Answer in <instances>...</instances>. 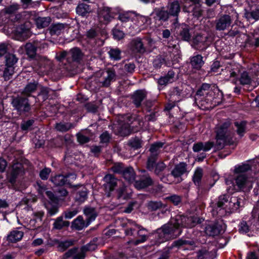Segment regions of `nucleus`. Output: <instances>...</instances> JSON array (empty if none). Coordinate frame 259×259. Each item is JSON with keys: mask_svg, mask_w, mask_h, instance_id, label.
<instances>
[{"mask_svg": "<svg viewBox=\"0 0 259 259\" xmlns=\"http://www.w3.org/2000/svg\"><path fill=\"white\" fill-rule=\"evenodd\" d=\"M253 80V78L251 77L246 71H243L241 73L239 78V81L241 84H250Z\"/></svg>", "mask_w": 259, "mask_h": 259, "instance_id": "31", "label": "nucleus"}, {"mask_svg": "<svg viewBox=\"0 0 259 259\" xmlns=\"http://www.w3.org/2000/svg\"><path fill=\"white\" fill-rule=\"evenodd\" d=\"M252 162L242 163L235 166L233 175L226 179L227 185H232L236 190H249L252 187V179L247 176L246 172L251 169Z\"/></svg>", "mask_w": 259, "mask_h": 259, "instance_id": "3", "label": "nucleus"}, {"mask_svg": "<svg viewBox=\"0 0 259 259\" xmlns=\"http://www.w3.org/2000/svg\"><path fill=\"white\" fill-rule=\"evenodd\" d=\"M54 228L56 229H61L64 227H68L69 225V222L67 221H63V217H58L55 221Z\"/></svg>", "mask_w": 259, "mask_h": 259, "instance_id": "41", "label": "nucleus"}, {"mask_svg": "<svg viewBox=\"0 0 259 259\" xmlns=\"http://www.w3.org/2000/svg\"><path fill=\"white\" fill-rule=\"evenodd\" d=\"M226 227L222 222L211 223L207 225L205 227V233L209 236H217L225 230Z\"/></svg>", "mask_w": 259, "mask_h": 259, "instance_id": "8", "label": "nucleus"}, {"mask_svg": "<svg viewBox=\"0 0 259 259\" xmlns=\"http://www.w3.org/2000/svg\"><path fill=\"white\" fill-rule=\"evenodd\" d=\"M52 182L56 186H63L66 185L67 179L65 176L58 175L51 178Z\"/></svg>", "mask_w": 259, "mask_h": 259, "instance_id": "30", "label": "nucleus"}, {"mask_svg": "<svg viewBox=\"0 0 259 259\" xmlns=\"http://www.w3.org/2000/svg\"><path fill=\"white\" fill-rule=\"evenodd\" d=\"M51 171L49 168H45L39 172V176L42 180H47Z\"/></svg>", "mask_w": 259, "mask_h": 259, "instance_id": "60", "label": "nucleus"}, {"mask_svg": "<svg viewBox=\"0 0 259 259\" xmlns=\"http://www.w3.org/2000/svg\"><path fill=\"white\" fill-rule=\"evenodd\" d=\"M70 54L74 61H78L81 59L82 56L80 50L76 48L71 49Z\"/></svg>", "mask_w": 259, "mask_h": 259, "instance_id": "48", "label": "nucleus"}, {"mask_svg": "<svg viewBox=\"0 0 259 259\" xmlns=\"http://www.w3.org/2000/svg\"><path fill=\"white\" fill-rule=\"evenodd\" d=\"M207 83H203L197 91L195 100L199 102H205L211 108L219 105L222 101L223 93L217 88Z\"/></svg>", "mask_w": 259, "mask_h": 259, "instance_id": "4", "label": "nucleus"}, {"mask_svg": "<svg viewBox=\"0 0 259 259\" xmlns=\"http://www.w3.org/2000/svg\"><path fill=\"white\" fill-rule=\"evenodd\" d=\"M83 212L87 217V221L90 224L91 222L94 221L97 216V212L93 207H85L84 208Z\"/></svg>", "mask_w": 259, "mask_h": 259, "instance_id": "25", "label": "nucleus"}, {"mask_svg": "<svg viewBox=\"0 0 259 259\" xmlns=\"http://www.w3.org/2000/svg\"><path fill=\"white\" fill-rule=\"evenodd\" d=\"M24 235L23 232L19 230L11 231L7 236V240L10 242H16L20 241Z\"/></svg>", "mask_w": 259, "mask_h": 259, "instance_id": "19", "label": "nucleus"}, {"mask_svg": "<svg viewBox=\"0 0 259 259\" xmlns=\"http://www.w3.org/2000/svg\"><path fill=\"white\" fill-rule=\"evenodd\" d=\"M138 228H140V225L132 221H128L126 224V228L124 230V233L126 236H133L134 232L136 230H138Z\"/></svg>", "mask_w": 259, "mask_h": 259, "instance_id": "26", "label": "nucleus"}, {"mask_svg": "<svg viewBox=\"0 0 259 259\" xmlns=\"http://www.w3.org/2000/svg\"><path fill=\"white\" fill-rule=\"evenodd\" d=\"M235 67L230 64L226 67L225 69H222L220 74L225 80H231L232 82L236 83L239 70L237 67Z\"/></svg>", "mask_w": 259, "mask_h": 259, "instance_id": "5", "label": "nucleus"}, {"mask_svg": "<svg viewBox=\"0 0 259 259\" xmlns=\"http://www.w3.org/2000/svg\"><path fill=\"white\" fill-rule=\"evenodd\" d=\"M50 17H39L36 19V24L38 28H43L47 27L50 23Z\"/></svg>", "mask_w": 259, "mask_h": 259, "instance_id": "36", "label": "nucleus"}, {"mask_svg": "<svg viewBox=\"0 0 259 259\" xmlns=\"http://www.w3.org/2000/svg\"><path fill=\"white\" fill-rule=\"evenodd\" d=\"M163 145V143L162 142H156L152 144L150 149L151 155L156 157L158 154L160 149L162 147Z\"/></svg>", "mask_w": 259, "mask_h": 259, "instance_id": "46", "label": "nucleus"}, {"mask_svg": "<svg viewBox=\"0 0 259 259\" xmlns=\"http://www.w3.org/2000/svg\"><path fill=\"white\" fill-rule=\"evenodd\" d=\"M122 175L123 178L130 183L134 182L135 179L134 170L131 167L125 168Z\"/></svg>", "mask_w": 259, "mask_h": 259, "instance_id": "29", "label": "nucleus"}, {"mask_svg": "<svg viewBox=\"0 0 259 259\" xmlns=\"http://www.w3.org/2000/svg\"><path fill=\"white\" fill-rule=\"evenodd\" d=\"M76 10L78 14L83 16L91 12L89 6L83 3L78 5Z\"/></svg>", "mask_w": 259, "mask_h": 259, "instance_id": "34", "label": "nucleus"}, {"mask_svg": "<svg viewBox=\"0 0 259 259\" xmlns=\"http://www.w3.org/2000/svg\"><path fill=\"white\" fill-rule=\"evenodd\" d=\"M87 191L86 188L82 187L80 191H78L75 196V200L80 203L84 202L87 199Z\"/></svg>", "mask_w": 259, "mask_h": 259, "instance_id": "40", "label": "nucleus"}, {"mask_svg": "<svg viewBox=\"0 0 259 259\" xmlns=\"http://www.w3.org/2000/svg\"><path fill=\"white\" fill-rule=\"evenodd\" d=\"M17 62V59L13 54H8L6 56V67H14V65Z\"/></svg>", "mask_w": 259, "mask_h": 259, "instance_id": "47", "label": "nucleus"}, {"mask_svg": "<svg viewBox=\"0 0 259 259\" xmlns=\"http://www.w3.org/2000/svg\"><path fill=\"white\" fill-rule=\"evenodd\" d=\"M187 165L184 162H182L175 166L173 170L171 172V175L175 178H179L186 171Z\"/></svg>", "mask_w": 259, "mask_h": 259, "instance_id": "15", "label": "nucleus"}, {"mask_svg": "<svg viewBox=\"0 0 259 259\" xmlns=\"http://www.w3.org/2000/svg\"><path fill=\"white\" fill-rule=\"evenodd\" d=\"M156 160V157L153 155H151L147 161V167L149 170H153L154 169Z\"/></svg>", "mask_w": 259, "mask_h": 259, "instance_id": "53", "label": "nucleus"}, {"mask_svg": "<svg viewBox=\"0 0 259 259\" xmlns=\"http://www.w3.org/2000/svg\"><path fill=\"white\" fill-rule=\"evenodd\" d=\"M180 5L178 2L171 3L169 6V13L173 16H177L180 12Z\"/></svg>", "mask_w": 259, "mask_h": 259, "instance_id": "42", "label": "nucleus"}, {"mask_svg": "<svg viewBox=\"0 0 259 259\" xmlns=\"http://www.w3.org/2000/svg\"><path fill=\"white\" fill-rule=\"evenodd\" d=\"M72 124L70 123L60 122L56 125V128L57 131L65 132L72 127Z\"/></svg>", "mask_w": 259, "mask_h": 259, "instance_id": "45", "label": "nucleus"}, {"mask_svg": "<svg viewBox=\"0 0 259 259\" xmlns=\"http://www.w3.org/2000/svg\"><path fill=\"white\" fill-rule=\"evenodd\" d=\"M203 176V170L201 168L198 167L195 170L193 181L194 184L199 186L200 185L201 181Z\"/></svg>", "mask_w": 259, "mask_h": 259, "instance_id": "35", "label": "nucleus"}, {"mask_svg": "<svg viewBox=\"0 0 259 259\" xmlns=\"http://www.w3.org/2000/svg\"><path fill=\"white\" fill-rule=\"evenodd\" d=\"M146 97V92L145 90L137 91L133 96V102L137 107H139Z\"/></svg>", "mask_w": 259, "mask_h": 259, "instance_id": "22", "label": "nucleus"}, {"mask_svg": "<svg viewBox=\"0 0 259 259\" xmlns=\"http://www.w3.org/2000/svg\"><path fill=\"white\" fill-rule=\"evenodd\" d=\"M191 64L194 68L200 69L204 64L203 57L200 55L193 56L191 59Z\"/></svg>", "mask_w": 259, "mask_h": 259, "instance_id": "28", "label": "nucleus"}, {"mask_svg": "<svg viewBox=\"0 0 259 259\" xmlns=\"http://www.w3.org/2000/svg\"><path fill=\"white\" fill-rule=\"evenodd\" d=\"M116 75L115 70L108 68L106 71L102 72L99 81L102 87H108L112 82L116 80Z\"/></svg>", "mask_w": 259, "mask_h": 259, "instance_id": "7", "label": "nucleus"}, {"mask_svg": "<svg viewBox=\"0 0 259 259\" xmlns=\"http://www.w3.org/2000/svg\"><path fill=\"white\" fill-rule=\"evenodd\" d=\"M108 54L111 59L113 60H119L121 58V51L118 48H110Z\"/></svg>", "mask_w": 259, "mask_h": 259, "instance_id": "37", "label": "nucleus"}, {"mask_svg": "<svg viewBox=\"0 0 259 259\" xmlns=\"http://www.w3.org/2000/svg\"><path fill=\"white\" fill-rule=\"evenodd\" d=\"M78 212L76 209L66 210L64 212V217L66 219H70L76 215Z\"/></svg>", "mask_w": 259, "mask_h": 259, "instance_id": "58", "label": "nucleus"}, {"mask_svg": "<svg viewBox=\"0 0 259 259\" xmlns=\"http://www.w3.org/2000/svg\"><path fill=\"white\" fill-rule=\"evenodd\" d=\"M99 18L101 22L107 23L110 22L114 17V15L108 7H104L99 12Z\"/></svg>", "mask_w": 259, "mask_h": 259, "instance_id": "13", "label": "nucleus"}, {"mask_svg": "<svg viewBox=\"0 0 259 259\" xmlns=\"http://www.w3.org/2000/svg\"><path fill=\"white\" fill-rule=\"evenodd\" d=\"M131 46L132 50L136 52L143 53L145 51L143 44L140 38L133 39L131 42Z\"/></svg>", "mask_w": 259, "mask_h": 259, "instance_id": "21", "label": "nucleus"}, {"mask_svg": "<svg viewBox=\"0 0 259 259\" xmlns=\"http://www.w3.org/2000/svg\"><path fill=\"white\" fill-rule=\"evenodd\" d=\"M125 168L123 165L120 163L115 164L112 167L111 170L114 173L122 174Z\"/></svg>", "mask_w": 259, "mask_h": 259, "instance_id": "51", "label": "nucleus"}, {"mask_svg": "<svg viewBox=\"0 0 259 259\" xmlns=\"http://www.w3.org/2000/svg\"><path fill=\"white\" fill-rule=\"evenodd\" d=\"M180 37L184 40H189L190 38V34L187 28H183L180 33Z\"/></svg>", "mask_w": 259, "mask_h": 259, "instance_id": "56", "label": "nucleus"}, {"mask_svg": "<svg viewBox=\"0 0 259 259\" xmlns=\"http://www.w3.org/2000/svg\"><path fill=\"white\" fill-rule=\"evenodd\" d=\"M77 249L76 248L69 249L64 254V257L65 258H68L72 256L74 259H76V256L77 255H78L79 257L80 256V255H79V252L77 253Z\"/></svg>", "mask_w": 259, "mask_h": 259, "instance_id": "54", "label": "nucleus"}, {"mask_svg": "<svg viewBox=\"0 0 259 259\" xmlns=\"http://www.w3.org/2000/svg\"><path fill=\"white\" fill-rule=\"evenodd\" d=\"M13 106L20 112H26L30 110V105L27 98L17 97L13 99Z\"/></svg>", "mask_w": 259, "mask_h": 259, "instance_id": "9", "label": "nucleus"}, {"mask_svg": "<svg viewBox=\"0 0 259 259\" xmlns=\"http://www.w3.org/2000/svg\"><path fill=\"white\" fill-rule=\"evenodd\" d=\"M175 75V72L170 70L168 71L167 74L163 77H161L157 80V83L159 85H166L168 83L171 82L174 80Z\"/></svg>", "mask_w": 259, "mask_h": 259, "instance_id": "20", "label": "nucleus"}, {"mask_svg": "<svg viewBox=\"0 0 259 259\" xmlns=\"http://www.w3.org/2000/svg\"><path fill=\"white\" fill-rule=\"evenodd\" d=\"M153 181L149 176H146L135 181L134 186L137 189H141L152 185Z\"/></svg>", "mask_w": 259, "mask_h": 259, "instance_id": "14", "label": "nucleus"}, {"mask_svg": "<svg viewBox=\"0 0 259 259\" xmlns=\"http://www.w3.org/2000/svg\"><path fill=\"white\" fill-rule=\"evenodd\" d=\"M123 118L128 119V121L121 125V129L116 134L121 136H126L131 132L130 124L132 123L131 119L132 118L129 115H126Z\"/></svg>", "mask_w": 259, "mask_h": 259, "instance_id": "18", "label": "nucleus"}, {"mask_svg": "<svg viewBox=\"0 0 259 259\" xmlns=\"http://www.w3.org/2000/svg\"><path fill=\"white\" fill-rule=\"evenodd\" d=\"M162 206V203L160 201H152L149 204V206L153 210L160 208Z\"/></svg>", "mask_w": 259, "mask_h": 259, "instance_id": "63", "label": "nucleus"}, {"mask_svg": "<svg viewBox=\"0 0 259 259\" xmlns=\"http://www.w3.org/2000/svg\"><path fill=\"white\" fill-rule=\"evenodd\" d=\"M229 198V196L227 195H222L219 197L217 205L218 208H220L219 210H221V209H225L226 210L228 199Z\"/></svg>", "mask_w": 259, "mask_h": 259, "instance_id": "39", "label": "nucleus"}, {"mask_svg": "<svg viewBox=\"0 0 259 259\" xmlns=\"http://www.w3.org/2000/svg\"><path fill=\"white\" fill-rule=\"evenodd\" d=\"M19 8L17 4H13L6 8V13L8 14H13L16 12Z\"/></svg>", "mask_w": 259, "mask_h": 259, "instance_id": "59", "label": "nucleus"}, {"mask_svg": "<svg viewBox=\"0 0 259 259\" xmlns=\"http://www.w3.org/2000/svg\"><path fill=\"white\" fill-rule=\"evenodd\" d=\"M230 122L226 121L217 125L216 127V143L214 145L212 142H207L204 143L198 142L194 144L193 150L194 152H198L201 150L208 151L213 146L217 150L223 149L226 145H233L234 142L231 138V131L230 130Z\"/></svg>", "mask_w": 259, "mask_h": 259, "instance_id": "2", "label": "nucleus"}, {"mask_svg": "<svg viewBox=\"0 0 259 259\" xmlns=\"http://www.w3.org/2000/svg\"><path fill=\"white\" fill-rule=\"evenodd\" d=\"M97 245L93 242H90L86 245L82 247L79 254L80 256L79 257L78 255H77L76 256V259H84L85 256V252L86 251L94 250L97 248Z\"/></svg>", "mask_w": 259, "mask_h": 259, "instance_id": "27", "label": "nucleus"}, {"mask_svg": "<svg viewBox=\"0 0 259 259\" xmlns=\"http://www.w3.org/2000/svg\"><path fill=\"white\" fill-rule=\"evenodd\" d=\"M212 39L210 36L197 35L193 38L192 41V46L199 50L206 49L211 44Z\"/></svg>", "mask_w": 259, "mask_h": 259, "instance_id": "6", "label": "nucleus"}, {"mask_svg": "<svg viewBox=\"0 0 259 259\" xmlns=\"http://www.w3.org/2000/svg\"><path fill=\"white\" fill-rule=\"evenodd\" d=\"M73 241L72 240H66L59 243L58 249L60 251H64L67 248L73 245Z\"/></svg>", "mask_w": 259, "mask_h": 259, "instance_id": "50", "label": "nucleus"}, {"mask_svg": "<svg viewBox=\"0 0 259 259\" xmlns=\"http://www.w3.org/2000/svg\"><path fill=\"white\" fill-rule=\"evenodd\" d=\"M157 18L160 20L166 21L168 18V13L167 11L161 10L156 12Z\"/></svg>", "mask_w": 259, "mask_h": 259, "instance_id": "55", "label": "nucleus"}, {"mask_svg": "<svg viewBox=\"0 0 259 259\" xmlns=\"http://www.w3.org/2000/svg\"><path fill=\"white\" fill-rule=\"evenodd\" d=\"M249 229L246 222H242L239 226V231L241 233H246L248 232Z\"/></svg>", "mask_w": 259, "mask_h": 259, "instance_id": "62", "label": "nucleus"}, {"mask_svg": "<svg viewBox=\"0 0 259 259\" xmlns=\"http://www.w3.org/2000/svg\"><path fill=\"white\" fill-rule=\"evenodd\" d=\"M164 62V60L161 57H157L153 61V66L156 68H160Z\"/></svg>", "mask_w": 259, "mask_h": 259, "instance_id": "61", "label": "nucleus"}, {"mask_svg": "<svg viewBox=\"0 0 259 259\" xmlns=\"http://www.w3.org/2000/svg\"><path fill=\"white\" fill-rule=\"evenodd\" d=\"M165 167V165L163 162H159L156 164L154 167V172L156 174H158L161 171H162Z\"/></svg>", "mask_w": 259, "mask_h": 259, "instance_id": "64", "label": "nucleus"}, {"mask_svg": "<svg viewBox=\"0 0 259 259\" xmlns=\"http://www.w3.org/2000/svg\"><path fill=\"white\" fill-rule=\"evenodd\" d=\"M246 123L245 121L236 122L235 123L237 127V133L240 137H242L245 133Z\"/></svg>", "mask_w": 259, "mask_h": 259, "instance_id": "44", "label": "nucleus"}, {"mask_svg": "<svg viewBox=\"0 0 259 259\" xmlns=\"http://www.w3.org/2000/svg\"><path fill=\"white\" fill-rule=\"evenodd\" d=\"M130 145L135 149H138L141 147V141L139 139H131L129 142Z\"/></svg>", "mask_w": 259, "mask_h": 259, "instance_id": "57", "label": "nucleus"}, {"mask_svg": "<svg viewBox=\"0 0 259 259\" xmlns=\"http://www.w3.org/2000/svg\"><path fill=\"white\" fill-rule=\"evenodd\" d=\"M232 20L230 16L224 15L216 21V29L218 30H224L228 28L231 24Z\"/></svg>", "mask_w": 259, "mask_h": 259, "instance_id": "11", "label": "nucleus"}, {"mask_svg": "<svg viewBox=\"0 0 259 259\" xmlns=\"http://www.w3.org/2000/svg\"><path fill=\"white\" fill-rule=\"evenodd\" d=\"M197 223V219L194 217L177 215L157 230L155 235L156 241L158 243H161L175 239L181 234V228H192Z\"/></svg>", "mask_w": 259, "mask_h": 259, "instance_id": "1", "label": "nucleus"}, {"mask_svg": "<svg viewBox=\"0 0 259 259\" xmlns=\"http://www.w3.org/2000/svg\"><path fill=\"white\" fill-rule=\"evenodd\" d=\"M90 225L89 223L84 221L81 215L78 216L72 223V228L77 230H81Z\"/></svg>", "mask_w": 259, "mask_h": 259, "instance_id": "17", "label": "nucleus"}, {"mask_svg": "<svg viewBox=\"0 0 259 259\" xmlns=\"http://www.w3.org/2000/svg\"><path fill=\"white\" fill-rule=\"evenodd\" d=\"M241 201L242 199L237 197H231L229 199L228 198L225 211L231 212L237 210L240 206Z\"/></svg>", "mask_w": 259, "mask_h": 259, "instance_id": "12", "label": "nucleus"}, {"mask_svg": "<svg viewBox=\"0 0 259 259\" xmlns=\"http://www.w3.org/2000/svg\"><path fill=\"white\" fill-rule=\"evenodd\" d=\"M138 235L139 239L133 242L135 245L146 241L147 239V230L140 226V228H138Z\"/></svg>", "mask_w": 259, "mask_h": 259, "instance_id": "24", "label": "nucleus"}, {"mask_svg": "<svg viewBox=\"0 0 259 259\" xmlns=\"http://www.w3.org/2000/svg\"><path fill=\"white\" fill-rule=\"evenodd\" d=\"M180 96V92L178 88H175L173 89L171 92V95L170 97V101L172 102H175L179 101Z\"/></svg>", "mask_w": 259, "mask_h": 259, "instance_id": "52", "label": "nucleus"}, {"mask_svg": "<svg viewBox=\"0 0 259 259\" xmlns=\"http://www.w3.org/2000/svg\"><path fill=\"white\" fill-rule=\"evenodd\" d=\"M22 172V165L20 163L14 164L8 174V179L9 182L12 184L14 183L17 177Z\"/></svg>", "mask_w": 259, "mask_h": 259, "instance_id": "10", "label": "nucleus"}, {"mask_svg": "<svg viewBox=\"0 0 259 259\" xmlns=\"http://www.w3.org/2000/svg\"><path fill=\"white\" fill-rule=\"evenodd\" d=\"M38 47L37 45L28 43L25 45L27 54L30 57L34 56L36 54V49Z\"/></svg>", "mask_w": 259, "mask_h": 259, "instance_id": "43", "label": "nucleus"}, {"mask_svg": "<svg viewBox=\"0 0 259 259\" xmlns=\"http://www.w3.org/2000/svg\"><path fill=\"white\" fill-rule=\"evenodd\" d=\"M244 15L248 21L252 20L256 21L259 19V10L255 9L250 11H246Z\"/></svg>", "mask_w": 259, "mask_h": 259, "instance_id": "38", "label": "nucleus"}, {"mask_svg": "<svg viewBox=\"0 0 259 259\" xmlns=\"http://www.w3.org/2000/svg\"><path fill=\"white\" fill-rule=\"evenodd\" d=\"M66 26L67 25L62 23L55 24L51 26L50 33L52 35H59L64 30Z\"/></svg>", "mask_w": 259, "mask_h": 259, "instance_id": "33", "label": "nucleus"}, {"mask_svg": "<svg viewBox=\"0 0 259 259\" xmlns=\"http://www.w3.org/2000/svg\"><path fill=\"white\" fill-rule=\"evenodd\" d=\"M14 73V67H6L4 72V77L5 80L10 79Z\"/></svg>", "mask_w": 259, "mask_h": 259, "instance_id": "49", "label": "nucleus"}, {"mask_svg": "<svg viewBox=\"0 0 259 259\" xmlns=\"http://www.w3.org/2000/svg\"><path fill=\"white\" fill-rule=\"evenodd\" d=\"M105 182L104 186L106 189L109 191H112L117 185V180L115 177L110 174L106 175L104 178Z\"/></svg>", "mask_w": 259, "mask_h": 259, "instance_id": "16", "label": "nucleus"}, {"mask_svg": "<svg viewBox=\"0 0 259 259\" xmlns=\"http://www.w3.org/2000/svg\"><path fill=\"white\" fill-rule=\"evenodd\" d=\"M214 257V252H209L204 249H202L197 252L198 259H213Z\"/></svg>", "mask_w": 259, "mask_h": 259, "instance_id": "32", "label": "nucleus"}, {"mask_svg": "<svg viewBox=\"0 0 259 259\" xmlns=\"http://www.w3.org/2000/svg\"><path fill=\"white\" fill-rule=\"evenodd\" d=\"M38 87L39 84L37 82H30L25 86L22 92V94L27 96H30L36 91Z\"/></svg>", "mask_w": 259, "mask_h": 259, "instance_id": "23", "label": "nucleus"}]
</instances>
